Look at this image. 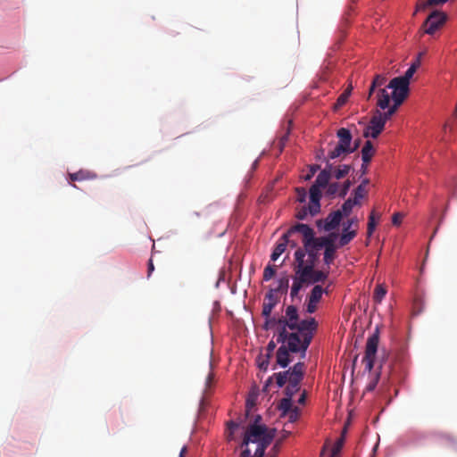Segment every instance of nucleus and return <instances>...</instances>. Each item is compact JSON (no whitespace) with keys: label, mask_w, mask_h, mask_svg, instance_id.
<instances>
[{"label":"nucleus","mask_w":457,"mask_h":457,"mask_svg":"<svg viewBox=\"0 0 457 457\" xmlns=\"http://www.w3.org/2000/svg\"><path fill=\"white\" fill-rule=\"evenodd\" d=\"M292 406V398L285 397L281 399L278 403V410L281 411L282 416H286L288 411H291Z\"/></svg>","instance_id":"obj_31"},{"label":"nucleus","mask_w":457,"mask_h":457,"mask_svg":"<svg viewBox=\"0 0 457 457\" xmlns=\"http://www.w3.org/2000/svg\"><path fill=\"white\" fill-rule=\"evenodd\" d=\"M228 432H227V439L228 441H232L235 439L234 433L235 430L239 427V423L230 420L227 424Z\"/></svg>","instance_id":"obj_38"},{"label":"nucleus","mask_w":457,"mask_h":457,"mask_svg":"<svg viewBox=\"0 0 457 457\" xmlns=\"http://www.w3.org/2000/svg\"><path fill=\"white\" fill-rule=\"evenodd\" d=\"M288 234H284L277 243L271 255L270 259L275 262L278 258L286 251L287 245H290L291 247H295L296 243L294 241H290Z\"/></svg>","instance_id":"obj_12"},{"label":"nucleus","mask_w":457,"mask_h":457,"mask_svg":"<svg viewBox=\"0 0 457 457\" xmlns=\"http://www.w3.org/2000/svg\"><path fill=\"white\" fill-rule=\"evenodd\" d=\"M448 0H427L423 3H420L419 5H418V10H420V11H423V10H426L427 8L428 7H432V6H437V5H441L445 3H446Z\"/></svg>","instance_id":"obj_34"},{"label":"nucleus","mask_w":457,"mask_h":457,"mask_svg":"<svg viewBox=\"0 0 457 457\" xmlns=\"http://www.w3.org/2000/svg\"><path fill=\"white\" fill-rule=\"evenodd\" d=\"M295 232L301 233L303 235V245H308L309 243H312L314 237L313 229L307 224L297 223L296 225L291 227L286 234H288V237H290L292 234Z\"/></svg>","instance_id":"obj_11"},{"label":"nucleus","mask_w":457,"mask_h":457,"mask_svg":"<svg viewBox=\"0 0 457 457\" xmlns=\"http://www.w3.org/2000/svg\"><path fill=\"white\" fill-rule=\"evenodd\" d=\"M337 137H338V145H342L346 148L351 147L352 144V134L348 129L341 128L337 132Z\"/></svg>","instance_id":"obj_20"},{"label":"nucleus","mask_w":457,"mask_h":457,"mask_svg":"<svg viewBox=\"0 0 457 457\" xmlns=\"http://www.w3.org/2000/svg\"><path fill=\"white\" fill-rule=\"evenodd\" d=\"M336 251H337V246L330 247V248L327 247L325 249L323 260L327 265H329L333 262L335 256H336Z\"/></svg>","instance_id":"obj_33"},{"label":"nucleus","mask_w":457,"mask_h":457,"mask_svg":"<svg viewBox=\"0 0 457 457\" xmlns=\"http://www.w3.org/2000/svg\"><path fill=\"white\" fill-rule=\"evenodd\" d=\"M276 274V268L270 264L267 265L263 270V280H270Z\"/></svg>","instance_id":"obj_39"},{"label":"nucleus","mask_w":457,"mask_h":457,"mask_svg":"<svg viewBox=\"0 0 457 457\" xmlns=\"http://www.w3.org/2000/svg\"><path fill=\"white\" fill-rule=\"evenodd\" d=\"M304 249H303V252L304 253V256L306 253L308 254V260L305 262V263H311L313 262V266H315L316 261L318 259V252L319 248L316 247L312 243H309L308 245H303Z\"/></svg>","instance_id":"obj_22"},{"label":"nucleus","mask_w":457,"mask_h":457,"mask_svg":"<svg viewBox=\"0 0 457 457\" xmlns=\"http://www.w3.org/2000/svg\"><path fill=\"white\" fill-rule=\"evenodd\" d=\"M359 202L356 201V200H352V199H347L342 205V210H340L342 212V215H345V216H348L352 210H353V207L355 205V204H358Z\"/></svg>","instance_id":"obj_36"},{"label":"nucleus","mask_w":457,"mask_h":457,"mask_svg":"<svg viewBox=\"0 0 457 457\" xmlns=\"http://www.w3.org/2000/svg\"><path fill=\"white\" fill-rule=\"evenodd\" d=\"M304 258V253L303 248H298L295 252V265L294 271L295 276L293 277V285L291 287L290 296L292 299L298 296L299 292L303 288V285L307 284L304 278L306 271L303 274V259Z\"/></svg>","instance_id":"obj_3"},{"label":"nucleus","mask_w":457,"mask_h":457,"mask_svg":"<svg viewBox=\"0 0 457 457\" xmlns=\"http://www.w3.org/2000/svg\"><path fill=\"white\" fill-rule=\"evenodd\" d=\"M360 144H361V139L354 140L353 145H351V147H350L351 153L355 152L359 148Z\"/></svg>","instance_id":"obj_63"},{"label":"nucleus","mask_w":457,"mask_h":457,"mask_svg":"<svg viewBox=\"0 0 457 457\" xmlns=\"http://www.w3.org/2000/svg\"><path fill=\"white\" fill-rule=\"evenodd\" d=\"M344 444H345L344 435H341L340 437L337 440V442L335 443V445L332 447L331 457H335L340 453Z\"/></svg>","instance_id":"obj_40"},{"label":"nucleus","mask_w":457,"mask_h":457,"mask_svg":"<svg viewBox=\"0 0 457 457\" xmlns=\"http://www.w3.org/2000/svg\"><path fill=\"white\" fill-rule=\"evenodd\" d=\"M324 289L322 288V287L320 285H316L312 289L307 299L311 300L312 302L319 303L322 297Z\"/></svg>","instance_id":"obj_29"},{"label":"nucleus","mask_w":457,"mask_h":457,"mask_svg":"<svg viewBox=\"0 0 457 457\" xmlns=\"http://www.w3.org/2000/svg\"><path fill=\"white\" fill-rule=\"evenodd\" d=\"M212 383H213V373L210 372L205 380V387H206L205 390L206 391L211 388Z\"/></svg>","instance_id":"obj_58"},{"label":"nucleus","mask_w":457,"mask_h":457,"mask_svg":"<svg viewBox=\"0 0 457 457\" xmlns=\"http://www.w3.org/2000/svg\"><path fill=\"white\" fill-rule=\"evenodd\" d=\"M356 220L352 219V220H348L346 223H344V231H347L349 230V228H351V226L355 222Z\"/></svg>","instance_id":"obj_64"},{"label":"nucleus","mask_w":457,"mask_h":457,"mask_svg":"<svg viewBox=\"0 0 457 457\" xmlns=\"http://www.w3.org/2000/svg\"><path fill=\"white\" fill-rule=\"evenodd\" d=\"M312 339V333H304L303 337L298 332H287L285 337V343L287 344V348L292 353L301 352L305 353Z\"/></svg>","instance_id":"obj_5"},{"label":"nucleus","mask_w":457,"mask_h":457,"mask_svg":"<svg viewBox=\"0 0 457 457\" xmlns=\"http://www.w3.org/2000/svg\"><path fill=\"white\" fill-rule=\"evenodd\" d=\"M318 323L314 318H310L307 320H302L298 321V327L295 328V330H297L298 333L303 337L304 333H312L313 336V331L317 329Z\"/></svg>","instance_id":"obj_13"},{"label":"nucleus","mask_w":457,"mask_h":457,"mask_svg":"<svg viewBox=\"0 0 457 457\" xmlns=\"http://www.w3.org/2000/svg\"><path fill=\"white\" fill-rule=\"evenodd\" d=\"M375 228H376L375 215H374V212H372L369 216V222H368V228H367L368 237H370L373 234Z\"/></svg>","instance_id":"obj_42"},{"label":"nucleus","mask_w":457,"mask_h":457,"mask_svg":"<svg viewBox=\"0 0 457 457\" xmlns=\"http://www.w3.org/2000/svg\"><path fill=\"white\" fill-rule=\"evenodd\" d=\"M308 212H310L309 211V206L308 207H303L302 210H300L296 215V217L299 219V220H304L307 216V213Z\"/></svg>","instance_id":"obj_57"},{"label":"nucleus","mask_w":457,"mask_h":457,"mask_svg":"<svg viewBox=\"0 0 457 457\" xmlns=\"http://www.w3.org/2000/svg\"><path fill=\"white\" fill-rule=\"evenodd\" d=\"M303 370L304 364L303 362H297L287 371L274 373L273 376L269 378L265 382L263 390H268V387L272 383L273 378L275 379L278 387H282L287 384V377L302 381L303 378Z\"/></svg>","instance_id":"obj_4"},{"label":"nucleus","mask_w":457,"mask_h":457,"mask_svg":"<svg viewBox=\"0 0 457 457\" xmlns=\"http://www.w3.org/2000/svg\"><path fill=\"white\" fill-rule=\"evenodd\" d=\"M289 350L285 345H282L277 351L276 359L277 364L282 368H286L291 361Z\"/></svg>","instance_id":"obj_18"},{"label":"nucleus","mask_w":457,"mask_h":457,"mask_svg":"<svg viewBox=\"0 0 457 457\" xmlns=\"http://www.w3.org/2000/svg\"><path fill=\"white\" fill-rule=\"evenodd\" d=\"M274 436L275 429H268L262 424L249 425L240 445L245 447L240 457H263Z\"/></svg>","instance_id":"obj_1"},{"label":"nucleus","mask_w":457,"mask_h":457,"mask_svg":"<svg viewBox=\"0 0 457 457\" xmlns=\"http://www.w3.org/2000/svg\"><path fill=\"white\" fill-rule=\"evenodd\" d=\"M269 359L270 358H267V355H265L264 357H260L259 358V361H258V366L261 370H266L268 369V366H269Z\"/></svg>","instance_id":"obj_51"},{"label":"nucleus","mask_w":457,"mask_h":457,"mask_svg":"<svg viewBox=\"0 0 457 457\" xmlns=\"http://www.w3.org/2000/svg\"><path fill=\"white\" fill-rule=\"evenodd\" d=\"M288 321V328L295 330L298 327L299 315L297 308L295 305H288L286 309V315Z\"/></svg>","instance_id":"obj_16"},{"label":"nucleus","mask_w":457,"mask_h":457,"mask_svg":"<svg viewBox=\"0 0 457 457\" xmlns=\"http://www.w3.org/2000/svg\"><path fill=\"white\" fill-rule=\"evenodd\" d=\"M287 383L285 395L287 397L292 398L299 391L301 380L287 377Z\"/></svg>","instance_id":"obj_21"},{"label":"nucleus","mask_w":457,"mask_h":457,"mask_svg":"<svg viewBox=\"0 0 457 457\" xmlns=\"http://www.w3.org/2000/svg\"><path fill=\"white\" fill-rule=\"evenodd\" d=\"M289 287V278L287 276L280 278L278 281V287L271 288L277 294H287Z\"/></svg>","instance_id":"obj_28"},{"label":"nucleus","mask_w":457,"mask_h":457,"mask_svg":"<svg viewBox=\"0 0 457 457\" xmlns=\"http://www.w3.org/2000/svg\"><path fill=\"white\" fill-rule=\"evenodd\" d=\"M352 170V166L349 164H342L337 167L332 166V174L337 179L345 178Z\"/></svg>","instance_id":"obj_26"},{"label":"nucleus","mask_w":457,"mask_h":457,"mask_svg":"<svg viewBox=\"0 0 457 457\" xmlns=\"http://www.w3.org/2000/svg\"><path fill=\"white\" fill-rule=\"evenodd\" d=\"M276 145H277V147L278 148V153L280 154V153H282V151H283L284 147L286 146L287 142H285V141H281V139H280V138H278V142L276 143Z\"/></svg>","instance_id":"obj_62"},{"label":"nucleus","mask_w":457,"mask_h":457,"mask_svg":"<svg viewBox=\"0 0 457 457\" xmlns=\"http://www.w3.org/2000/svg\"><path fill=\"white\" fill-rule=\"evenodd\" d=\"M386 77L385 75L377 74L372 80L373 87H377L379 89L386 83Z\"/></svg>","instance_id":"obj_43"},{"label":"nucleus","mask_w":457,"mask_h":457,"mask_svg":"<svg viewBox=\"0 0 457 457\" xmlns=\"http://www.w3.org/2000/svg\"><path fill=\"white\" fill-rule=\"evenodd\" d=\"M337 235L336 233H330L327 237H313L312 243L318 247L319 249L325 247H334L335 245V239L337 238Z\"/></svg>","instance_id":"obj_15"},{"label":"nucleus","mask_w":457,"mask_h":457,"mask_svg":"<svg viewBox=\"0 0 457 457\" xmlns=\"http://www.w3.org/2000/svg\"><path fill=\"white\" fill-rule=\"evenodd\" d=\"M446 20L447 15L445 12L437 10L433 11L422 25L424 32L428 35H434L436 31L443 27Z\"/></svg>","instance_id":"obj_7"},{"label":"nucleus","mask_w":457,"mask_h":457,"mask_svg":"<svg viewBox=\"0 0 457 457\" xmlns=\"http://www.w3.org/2000/svg\"><path fill=\"white\" fill-rule=\"evenodd\" d=\"M275 348H276L275 343L273 341H270L267 345V354H266L267 358H270Z\"/></svg>","instance_id":"obj_59"},{"label":"nucleus","mask_w":457,"mask_h":457,"mask_svg":"<svg viewBox=\"0 0 457 457\" xmlns=\"http://www.w3.org/2000/svg\"><path fill=\"white\" fill-rule=\"evenodd\" d=\"M295 192H296V200L299 203H304L306 201V197H307V192H306L305 188L296 187Z\"/></svg>","instance_id":"obj_45"},{"label":"nucleus","mask_w":457,"mask_h":457,"mask_svg":"<svg viewBox=\"0 0 457 457\" xmlns=\"http://www.w3.org/2000/svg\"><path fill=\"white\" fill-rule=\"evenodd\" d=\"M420 60L417 59L405 71L403 76L396 77L397 79L410 84V80L412 78L413 74L416 72L417 69L420 67Z\"/></svg>","instance_id":"obj_27"},{"label":"nucleus","mask_w":457,"mask_h":457,"mask_svg":"<svg viewBox=\"0 0 457 457\" xmlns=\"http://www.w3.org/2000/svg\"><path fill=\"white\" fill-rule=\"evenodd\" d=\"M410 84L397 79L394 78L390 80L387 85V88L392 89V101L396 102V104H402L403 101L408 97Z\"/></svg>","instance_id":"obj_8"},{"label":"nucleus","mask_w":457,"mask_h":457,"mask_svg":"<svg viewBox=\"0 0 457 457\" xmlns=\"http://www.w3.org/2000/svg\"><path fill=\"white\" fill-rule=\"evenodd\" d=\"M287 415L288 416V420L290 422H295L300 415V411L297 407H293L291 411H287Z\"/></svg>","instance_id":"obj_47"},{"label":"nucleus","mask_w":457,"mask_h":457,"mask_svg":"<svg viewBox=\"0 0 457 457\" xmlns=\"http://www.w3.org/2000/svg\"><path fill=\"white\" fill-rule=\"evenodd\" d=\"M401 104H396V102H393V104L387 107L386 112H381L383 120L386 122L391 117L397 112Z\"/></svg>","instance_id":"obj_32"},{"label":"nucleus","mask_w":457,"mask_h":457,"mask_svg":"<svg viewBox=\"0 0 457 457\" xmlns=\"http://www.w3.org/2000/svg\"><path fill=\"white\" fill-rule=\"evenodd\" d=\"M96 176V174L88 171V170H80L74 173H69V178L71 181H82V180H87L95 179Z\"/></svg>","instance_id":"obj_25"},{"label":"nucleus","mask_w":457,"mask_h":457,"mask_svg":"<svg viewBox=\"0 0 457 457\" xmlns=\"http://www.w3.org/2000/svg\"><path fill=\"white\" fill-rule=\"evenodd\" d=\"M385 125L386 121L383 120L381 116V112L379 110H376L370 119V125L368 127H370V129H378L384 130Z\"/></svg>","instance_id":"obj_24"},{"label":"nucleus","mask_w":457,"mask_h":457,"mask_svg":"<svg viewBox=\"0 0 457 457\" xmlns=\"http://www.w3.org/2000/svg\"><path fill=\"white\" fill-rule=\"evenodd\" d=\"M332 175V164L327 162V166L323 169L317 176L314 183L310 188V203L309 211L310 213L314 216L320 210V198L321 191L320 188H324L328 185V181Z\"/></svg>","instance_id":"obj_2"},{"label":"nucleus","mask_w":457,"mask_h":457,"mask_svg":"<svg viewBox=\"0 0 457 457\" xmlns=\"http://www.w3.org/2000/svg\"><path fill=\"white\" fill-rule=\"evenodd\" d=\"M383 130L381 129H370V127H367L365 129H364V132H363V137L368 138V137H372V138H377L380 133L382 132Z\"/></svg>","instance_id":"obj_41"},{"label":"nucleus","mask_w":457,"mask_h":457,"mask_svg":"<svg viewBox=\"0 0 457 457\" xmlns=\"http://www.w3.org/2000/svg\"><path fill=\"white\" fill-rule=\"evenodd\" d=\"M154 270V265L153 262V259L150 258L148 261V267H147V277L149 278L152 274V272Z\"/></svg>","instance_id":"obj_60"},{"label":"nucleus","mask_w":457,"mask_h":457,"mask_svg":"<svg viewBox=\"0 0 457 457\" xmlns=\"http://www.w3.org/2000/svg\"><path fill=\"white\" fill-rule=\"evenodd\" d=\"M386 294V288L381 285H378L375 287L374 294H373L374 302L377 303H379L382 301V299L385 297Z\"/></svg>","instance_id":"obj_35"},{"label":"nucleus","mask_w":457,"mask_h":457,"mask_svg":"<svg viewBox=\"0 0 457 457\" xmlns=\"http://www.w3.org/2000/svg\"><path fill=\"white\" fill-rule=\"evenodd\" d=\"M375 152H376V150H375L371 141L367 140L361 149L362 162L365 163H369L371 161L373 155L375 154Z\"/></svg>","instance_id":"obj_23"},{"label":"nucleus","mask_w":457,"mask_h":457,"mask_svg":"<svg viewBox=\"0 0 457 457\" xmlns=\"http://www.w3.org/2000/svg\"><path fill=\"white\" fill-rule=\"evenodd\" d=\"M280 449V443L277 442L268 453V457H276Z\"/></svg>","instance_id":"obj_56"},{"label":"nucleus","mask_w":457,"mask_h":457,"mask_svg":"<svg viewBox=\"0 0 457 457\" xmlns=\"http://www.w3.org/2000/svg\"><path fill=\"white\" fill-rule=\"evenodd\" d=\"M314 267L313 262L305 263L304 258L303 259V274L306 271L304 278L307 284L322 282L328 278V272L314 270Z\"/></svg>","instance_id":"obj_9"},{"label":"nucleus","mask_w":457,"mask_h":457,"mask_svg":"<svg viewBox=\"0 0 457 457\" xmlns=\"http://www.w3.org/2000/svg\"><path fill=\"white\" fill-rule=\"evenodd\" d=\"M379 342V331L376 328L374 333L370 336L366 342L365 353L362 358V362L365 364V370L370 372L374 367L376 354Z\"/></svg>","instance_id":"obj_6"},{"label":"nucleus","mask_w":457,"mask_h":457,"mask_svg":"<svg viewBox=\"0 0 457 457\" xmlns=\"http://www.w3.org/2000/svg\"><path fill=\"white\" fill-rule=\"evenodd\" d=\"M317 304L318 303L312 302L311 300L307 299L306 312L308 313H313L317 310Z\"/></svg>","instance_id":"obj_53"},{"label":"nucleus","mask_w":457,"mask_h":457,"mask_svg":"<svg viewBox=\"0 0 457 457\" xmlns=\"http://www.w3.org/2000/svg\"><path fill=\"white\" fill-rule=\"evenodd\" d=\"M352 154L350 148H346L342 145L337 144V145L328 152V160H334L337 158H345L346 155ZM328 162V161H327Z\"/></svg>","instance_id":"obj_19"},{"label":"nucleus","mask_w":457,"mask_h":457,"mask_svg":"<svg viewBox=\"0 0 457 457\" xmlns=\"http://www.w3.org/2000/svg\"><path fill=\"white\" fill-rule=\"evenodd\" d=\"M355 236H356L355 230H352V231H349V230L344 231L343 230V233L339 239V246L346 245L355 237Z\"/></svg>","instance_id":"obj_30"},{"label":"nucleus","mask_w":457,"mask_h":457,"mask_svg":"<svg viewBox=\"0 0 457 457\" xmlns=\"http://www.w3.org/2000/svg\"><path fill=\"white\" fill-rule=\"evenodd\" d=\"M348 98H349V97H348V96H346V94L342 93V94L338 96V98H337V103H336V104H335V107H336V108H340V107H342L344 104H345V103L347 102Z\"/></svg>","instance_id":"obj_50"},{"label":"nucleus","mask_w":457,"mask_h":457,"mask_svg":"<svg viewBox=\"0 0 457 457\" xmlns=\"http://www.w3.org/2000/svg\"><path fill=\"white\" fill-rule=\"evenodd\" d=\"M326 191V195L329 197H334L336 195H339L340 185L337 182L328 184Z\"/></svg>","instance_id":"obj_37"},{"label":"nucleus","mask_w":457,"mask_h":457,"mask_svg":"<svg viewBox=\"0 0 457 457\" xmlns=\"http://www.w3.org/2000/svg\"><path fill=\"white\" fill-rule=\"evenodd\" d=\"M391 98L387 87L379 88L377 93V106L381 110H386L389 107Z\"/></svg>","instance_id":"obj_17"},{"label":"nucleus","mask_w":457,"mask_h":457,"mask_svg":"<svg viewBox=\"0 0 457 457\" xmlns=\"http://www.w3.org/2000/svg\"><path fill=\"white\" fill-rule=\"evenodd\" d=\"M403 218V213L395 212V213H394V215L392 217V223L395 226H399L402 223Z\"/></svg>","instance_id":"obj_52"},{"label":"nucleus","mask_w":457,"mask_h":457,"mask_svg":"<svg viewBox=\"0 0 457 457\" xmlns=\"http://www.w3.org/2000/svg\"><path fill=\"white\" fill-rule=\"evenodd\" d=\"M366 188L363 189V185H359L354 190V199L359 202L360 199L363 198L366 195Z\"/></svg>","instance_id":"obj_49"},{"label":"nucleus","mask_w":457,"mask_h":457,"mask_svg":"<svg viewBox=\"0 0 457 457\" xmlns=\"http://www.w3.org/2000/svg\"><path fill=\"white\" fill-rule=\"evenodd\" d=\"M320 165L317 164L311 166L310 172L305 176L304 179L310 180L314 176V174L320 170Z\"/></svg>","instance_id":"obj_54"},{"label":"nucleus","mask_w":457,"mask_h":457,"mask_svg":"<svg viewBox=\"0 0 457 457\" xmlns=\"http://www.w3.org/2000/svg\"><path fill=\"white\" fill-rule=\"evenodd\" d=\"M341 220L342 212L340 210L332 212L328 215V217L324 220V230L330 231L332 229H335L340 224Z\"/></svg>","instance_id":"obj_14"},{"label":"nucleus","mask_w":457,"mask_h":457,"mask_svg":"<svg viewBox=\"0 0 457 457\" xmlns=\"http://www.w3.org/2000/svg\"><path fill=\"white\" fill-rule=\"evenodd\" d=\"M291 126H292V121H288L287 127L286 129V132L281 137H279L281 141H285V142L287 143L288 138H289V135H290V132H291Z\"/></svg>","instance_id":"obj_55"},{"label":"nucleus","mask_w":457,"mask_h":457,"mask_svg":"<svg viewBox=\"0 0 457 457\" xmlns=\"http://www.w3.org/2000/svg\"><path fill=\"white\" fill-rule=\"evenodd\" d=\"M276 294L271 288L265 295V301L266 303H272V305L276 306V304L278 302V297L276 296Z\"/></svg>","instance_id":"obj_44"},{"label":"nucleus","mask_w":457,"mask_h":457,"mask_svg":"<svg viewBox=\"0 0 457 457\" xmlns=\"http://www.w3.org/2000/svg\"><path fill=\"white\" fill-rule=\"evenodd\" d=\"M274 307L275 306L272 305V303H269L264 301L262 304V316L269 320Z\"/></svg>","instance_id":"obj_46"},{"label":"nucleus","mask_w":457,"mask_h":457,"mask_svg":"<svg viewBox=\"0 0 457 457\" xmlns=\"http://www.w3.org/2000/svg\"><path fill=\"white\" fill-rule=\"evenodd\" d=\"M270 325H278V335H277V342L285 344V337L287 333V328H288V321L286 317H281L279 319L271 318L266 320L265 328H267Z\"/></svg>","instance_id":"obj_10"},{"label":"nucleus","mask_w":457,"mask_h":457,"mask_svg":"<svg viewBox=\"0 0 457 457\" xmlns=\"http://www.w3.org/2000/svg\"><path fill=\"white\" fill-rule=\"evenodd\" d=\"M352 186V182L347 179L344 182V184L342 185V187L340 186V192H339V196L341 198H345V195H347L350 187Z\"/></svg>","instance_id":"obj_48"},{"label":"nucleus","mask_w":457,"mask_h":457,"mask_svg":"<svg viewBox=\"0 0 457 457\" xmlns=\"http://www.w3.org/2000/svg\"><path fill=\"white\" fill-rule=\"evenodd\" d=\"M276 145H277V147L278 148V153L280 154V153H282V151H283L284 147L286 146L287 142H285V141H281V139H280V138H278V142L276 143Z\"/></svg>","instance_id":"obj_61"}]
</instances>
